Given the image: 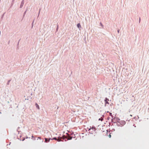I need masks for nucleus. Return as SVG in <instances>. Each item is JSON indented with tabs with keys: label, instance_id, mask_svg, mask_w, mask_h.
Segmentation results:
<instances>
[{
	"label": "nucleus",
	"instance_id": "nucleus-2",
	"mask_svg": "<svg viewBox=\"0 0 149 149\" xmlns=\"http://www.w3.org/2000/svg\"><path fill=\"white\" fill-rule=\"evenodd\" d=\"M109 101V99L107 98H106L104 100V101L105 102V104H109V103L108 102V101Z\"/></svg>",
	"mask_w": 149,
	"mask_h": 149
},
{
	"label": "nucleus",
	"instance_id": "nucleus-8",
	"mask_svg": "<svg viewBox=\"0 0 149 149\" xmlns=\"http://www.w3.org/2000/svg\"><path fill=\"white\" fill-rule=\"evenodd\" d=\"M62 138L61 137L60 138H59L58 139H57V140L58 141H61V139Z\"/></svg>",
	"mask_w": 149,
	"mask_h": 149
},
{
	"label": "nucleus",
	"instance_id": "nucleus-1",
	"mask_svg": "<svg viewBox=\"0 0 149 149\" xmlns=\"http://www.w3.org/2000/svg\"><path fill=\"white\" fill-rule=\"evenodd\" d=\"M63 139H67L68 140H71L72 139V137L70 136H68L67 137L65 136H63V138H62Z\"/></svg>",
	"mask_w": 149,
	"mask_h": 149
},
{
	"label": "nucleus",
	"instance_id": "nucleus-15",
	"mask_svg": "<svg viewBox=\"0 0 149 149\" xmlns=\"http://www.w3.org/2000/svg\"><path fill=\"white\" fill-rule=\"evenodd\" d=\"M99 120H100V118H99Z\"/></svg>",
	"mask_w": 149,
	"mask_h": 149
},
{
	"label": "nucleus",
	"instance_id": "nucleus-7",
	"mask_svg": "<svg viewBox=\"0 0 149 149\" xmlns=\"http://www.w3.org/2000/svg\"><path fill=\"white\" fill-rule=\"evenodd\" d=\"M36 107H37L38 109H40L37 103L36 104Z\"/></svg>",
	"mask_w": 149,
	"mask_h": 149
},
{
	"label": "nucleus",
	"instance_id": "nucleus-3",
	"mask_svg": "<svg viewBox=\"0 0 149 149\" xmlns=\"http://www.w3.org/2000/svg\"><path fill=\"white\" fill-rule=\"evenodd\" d=\"M92 130L93 131H95L96 130V128L95 127H92L91 128L90 127V128L89 129V130Z\"/></svg>",
	"mask_w": 149,
	"mask_h": 149
},
{
	"label": "nucleus",
	"instance_id": "nucleus-10",
	"mask_svg": "<svg viewBox=\"0 0 149 149\" xmlns=\"http://www.w3.org/2000/svg\"><path fill=\"white\" fill-rule=\"evenodd\" d=\"M108 136L109 137V138H111V134H109V135H108Z\"/></svg>",
	"mask_w": 149,
	"mask_h": 149
},
{
	"label": "nucleus",
	"instance_id": "nucleus-4",
	"mask_svg": "<svg viewBox=\"0 0 149 149\" xmlns=\"http://www.w3.org/2000/svg\"><path fill=\"white\" fill-rule=\"evenodd\" d=\"M120 123H121V126L123 125L125 123V122L123 121H121L120 122Z\"/></svg>",
	"mask_w": 149,
	"mask_h": 149
},
{
	"label": "nucleus",
	"instance_id": "nucleus-5",
	"mask_svg": "<svg viewBox=\"0 0 149 149\" xmlns=\"http://www.w3.org/2000/svg\"><path fill=\"white\" fill-rule=\"evenodd\" d=\"M51 138H49V139H48L47 138H45V142L46 143H47L48 142H49V141L51 139Z\"/></svg>",
	"mask_w": 149,
	"mask_h": 149
},
{
	"label": "nucleus",
	"instance_id": "nucleus-14",
	"mask_svg": "<svg viewBox=\"0 0 149 149\" xmlns=\"http://www.w3.org/2000/svg\"><path fill=\"white\" fill-rule=\"evenodd\" d=\"M118 33H119V31L118 30Z\"/></svg>",
	"mask_w": 149,
	"mask_h": 149
},
{
	"label": "nucleus",
	"instance_id": "nucleus-13",
	"mask_svg": "<svg viewBox=\"0 0 149 149\" xmlns=\"http://www.w3.org/2000/svg\"><path fill=\"white\" fill-rule=\"evenodd\" d=\"M9 82H10V81H8V83H9Z\"/></svg>",
	"mask_w": 149,
	"mask_h": 149
},
{
	"label": "nucleus",
	"instance_id": "nucleus-11",
	"mask_svg": "<svg viewBox=\"0 0 149 149\" xmlns=\"http://www.w3.org/2000/svg\"><path fill=\"white\" fill-rule=\"evenodd\" d=\"M109 114H110V115L111 116H112V113H110Z\"/></svg>",
	"mask_w": 149,
	"mask_h": 149
},
{
	"label": "nucleus",
	"instance_id": "nucleus-9",
	"mask_svg": "<svg viewBox=\"0 0 149 149\" xmlns=\"http://www.w3.org/2000/svg\"><path fill=\"white\" fill-rule=\"evenodd\" d=\"M52 140H53V139H54V140H57V139H56V137H54V138H53L52 139H51Z\"/></svg>",
	"mask_w": 149,
	"mask_h": 149
},
{
	"label": "nucleus",
	"instance_id": "nucleus-6",
	"mask_svg": "<svg viewBox=\"0 0 149 149\" xmlns=\"http://www.w3.org/2000/svg\"><path fill=\"white\" fill-rule=\"evenodd\" d=\"M77 26L78 28H81V25L79 23L77 24Z\"/></svg>",
	"mask_w": 149,
	"mask_h": 149
},
{
	"label": "nucleus",
	"instance_id": "nucleus-12",
	"mask_svg": "<svg viewBox=\"0 0 149 149\" xmlns=\"http://www.w3.org/2000/svg\"><path fill=\"white\" fill-rule=\"evenodd\" d=\"M38 139H41V137H38Z\"/></svg>",
	"mask_w": 149,
	"mask_h": 149
}]
</instances>
